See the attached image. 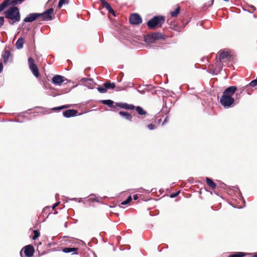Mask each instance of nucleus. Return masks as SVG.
Masks as SVG:
<instances>
[{
  "label": "nucleus",
  "mask_w": 257,
  "mask_h": 257,
  "mask_svg": "<svg viewBox=\"0 0 257 257\" xmlns=\"http://www.w3.org/2000/svg\"><path fill=\"white\" fill-rule=\"evenodd\" d=\"M237 90L235 86H229L223 92L220 99V103L225 107H230L233 104L234 99L232 97Z\"/></svg>",
  "instance_id": "nucleus-1"
},
{
  "label": "nucleus",
  "mask_w": 257,
  "mask_h": 257,
  "mask_svg": "<svg viewBox=\"0 0 257 257\" xmlns=\"http://www.w3.org/2000/svg\"><path fill=\"white\" fill-rule=\"evenodd\" d=\"M6 19L10 20L9 23L14 25L16 22H19L21 19V15L18 7H12L4 12Z\"/></svg>",
  "instance_id": "nucleus-2"
},
{
  "label": "nucleus",
  "mask_w": 257,
  "mask_h": 257,
  "mask_svg": "<svg viewBox=\"0 0 257 257\" xmlns=\"http://www.w3.org/2000/svg\"><path fill=\"white\" fill-rule=\"evenodd\" d=\"M165 17L162 16H156L147 23L148 27L151 30H154L157 27H161L164 23Z\"/></svg>",
  "instance_id": "nucleus-3"
},
{
  "label": "nucleus",
  "mask_w": 257,
  "mask_h": 257,
  "mask_svg": "<svg viewBox=\"0 0 257 257\" xmlns=\"http://www.w3.org/2000/svg\"><path fill=\"white\" fill-rule=\"evenodd\" d=\"M167 36L161 33H152L148 34L144 37V41L146 43H154L156 40H165Z\"/></svg>",
  "instance_id": "nucleus-4"
},
{
  "label": "nucleus",
  "mask_w": 257,
  "mask_h": 257,
  "mask_svg": "<svg viewBox=\"0 0 257 257\" xmlns=\"http://www.w3.org/2000/svg\"><path fill=\"white\" fill-rule=\"evenodd\" d=\"M23 2L24 0H5L0 4V12L10 5L14 7V6L20 4Z\"/></svg>",
  "instance_id": "nucleus-5"
},
{
  "label": "nucleus",
  "mask_w": 257,
  "mask_h": 257,
  "mask_svg": "<svg viewBox=\"0 0 257 257\" xmlns=\"http://www.w3.org/2000/svg\"><path fill=\"white\" fill-rule=\"evenodd\" d=\"M42 17L44 21H51L54 18V9L50 8L42 14H39V17Z\"/></svg>",
  "instance_id": "nucleus-6"
},
{
  "label": "nucleus",
  "mask_w": 257,
  "mask_h": 257,
  "mask_svg": "<svg viewBox=\"0 0 257 257\" xmlns=\"http://www.w3.org/2000/svg\"><path fill=\"white\" fill-rule=\"evenodd\" d=\"M28 63L29 68L33 73V75L35 77H38L40 75L39 69L37 65L35 63L34 60L32 57L29 58Z\"/></svg>",
  "instance_id": "nucleus-7"
},
{
  "label": "nucleus",
  "mask_w": 257,
  "mask_h": 257,
  "mask_svg": "<svg viewBox=\"0 0 257 257\" xmlns=\"http://www.w3.org/2000/svg\"><path fill=\"white\" fill-rule=\"evenodd\" d=\"M231 58V55L228 51L220 50L216 55V60L217 62H221L222 60L227 59L230 60Z\"/></svg>",
  "instance_id": "nucleus-8"
},
{
  "label": "nucleus",
  "mask_w": 257,
  "mask_h": 257,
  "mask_svg": "<svg viewBox=\"0 0 257 257\" xmlns=\"http://www.w3.org/2000/svg\"><path fill=\"white\" fill-rule=\"evenodd\" d=\"M129 22L132 25H137L142 23V19L139 14L134 13L130 15Z\"/></svg>",
  "instance_id": "nucleus-9"
},
{
  "label": "nucleus",
  "mask_w": 257,
  "mask_h": 257,
  "mask_svg": "<svg viewBox=\"0 0 257 257\" xmlns=\"http://www.w3.org/2000/svg\"><path fill=\"white\" fill-rule=\"evenodd\" d=\"M24 253L27 257H31L33 255L34 253V248L32 245H28L25 246L23 248Z\"/></svg>",
  "instance_id": "nucleus-10"
},
{
  "label": "nucleus",
  "mask_w": 257,
  "mask_h": 257,
  "mask_svg": "<svg viewBox=\"0 0 257 257\" xmlns=\"http://www.w3.org/2000/svg\"><path fill=\"white\" fill-rule=\"evenodd\" d=\"M65 80L67 79H65L64 77L61 75H56L53 76L52 79V81L55 85H61Z\"/></svg>",
  "instance_id": "nucleus-11"
},
{
  "label": "nucleus",
  "mask_w": 257,
  "mask_h": 257,
  "mask_svg": "<svg viewBox=\"0 0 257 257\" xmlns=\"http://www.w3.org/2000/svg\"><path fill=\"white\" fill-rule=\"evenodd\" d=\"M116 105L120 108L127 110H133L135 108V106L132 104H127L126 103L117 102Z\"/></svg>",
  "instance_id": "nucleus-12"
},
{
  "label": "nucleus",
  "mask_w": 257,
  "mask_h": 257,
  "mask_svg": "<svg viewBox=\"0 0 257 257\" xmlns=\"http://www.w3.org/2000/svg\"><path fill=\"white\" fill-rule=\"evenodd\" d=\"M39 17V14L38 13H32L30 14L29 15L26 17L24 21L25 22H32L36 20Z\"/></svg>",
  "instance_id": "nucleus-13"
},
{
  "label": "nucleus",
  "mask_w": 257,
  "mask_h": 257,
  "mask_svg": "<svg viewBox=\"0 0 257 257\" xmlns=\"http://www.w3.org/2000/svg\"><path fill=\"white\" fill-rule=\"evenodd\" d=\"M3 61L5 64H7L9 60H12V54L9 50H5L2 55Z\"/></svg>",
  "instance_id": "nucleus-14"
},
{
  "label": "nucleus",
  "mask_w": 257,
  "mask_h": 257,
  "mask_svg": "<svg viewBox=\"0 0 257 257\" xmlns=\"http://www.w3.org/2000/svg\"><path fill=\"white\" fill-rule=\"evenodd\" d=\"M78 113V111L75 109H68L64 111L63 114L65 117H70L76 115Z\"/></svg>",
  "instance_id": "nucleus-15"
},
{
  "label": "nucleus",
  "mask_w": 257,
  "mask_h": 257,
  "mask_svg": "<svg viewBox=\"0 0 257 257\" xmlns=\"http://www.w3.org/2000/svg\"><path fill=\"white\" fill-rule=\"evenodd\" d=\"M78 248L76 247H64L62 249V251L65 253L73 252V254H78Z\"/></svg>",
  "instance_id": "nucleus-16"
},
{
  "label": "nucleus",
  "mask_w": 257,
  "mask_h": 257,
  "mask_svg": "<svg viewBox=\"0 0 257 257\" xmlns=\"http://www.w3.org/2000/svg\"><path fill=\"white\" fill-rule=\"evenodd\" d=\"M101 102L103 104L107 105L109 107L112 108L114 110L116 109V107L113 105L114 102L111 100H102L101 101Z\"/></svg>",
  "instance_id": "nucleus-17"
},
{
  "label": "nucleus",
  "mask_w": 257,
  "mask_h": 257,
  "mask_svg": "<svg viewBox=\"0 0 257 257\" xmlns=\"http://www.w3.org/2000/svg\"><path fill=\"white\" fill-rule=\"evenodd\" d=\"M206 183L207 185L212 190L216 189L217 185L210 178L206 177Z\"/></svg>",
  "instance_id": "nucleus-18"
},
{
  "label": "nucleus",
  "mask_w": 257,
  "mask_h": 257,
  "mask_svg": "<svg viewBox=\"0 0 257 257\" xmlns=\"http://www.w3.org/2000/svg\"><path fill=\"white\" fill-rule=\"evenodd\" d=\"M25 43V40L24 38L20 37L18 39L16 43V48L18 49H21L23 47V45Z\"/></svg>",
  "instance_id": "nucleus-19"
},
{
  "label": "nucleus",
  "mask_w": 257,
  "mask_h": 257,
  "mask_svg": "<svg viewBox=\"0 0 257 257\" xmlns=\"http://www.w3.org/2000/svg\"><path fill=\"white\" fill-rule=\"evenodd\" d=\"M119 114L121 116L124 117L126 119H127L130 121H132V116L130 113L127 112L120 111L119 112Z\"/></svg>",
  "instance_id": "nucleus-20"
},
{
  "label": "nucleus",
  "mask_w": 257,
  "mask_h": 257,
  "mask_svg": "<svg viewBox=\"0 0 257 257\" xmlns=\"http://www.w3.org/2000/svg\"><path fill=\"white\" fill-rule=\"evenodd\" d=\"M136 111L140 115H144L147 114V112L145 111L142 107L141 106H137L135 107Z\"/></svg>",
  "instance_id": "nucleus-21"
},
{
  "label": "nucleus",
  "mask_w": 257,
  "mask_h": 257,
  "mask_svg": "<svg viewBox=\"0 0 257 257\" xmlns=\"http://www.w3.org/2000/svg\"><path fill=\"white\" fill-rule=\"evenodd\" d=\"M246 254V253L243 252H235L230 254L228 257H243Z\"/></svg>",
  "instance_id": "nucleus-22"
},
{
  "label": "nucleus",
  "mask_w": 257,
  "mask_h": 257,
  "mask_svg": "<svg viewBox=\"0 0 257 257\" xmlns=\"http://www.w3.org/2000/svg\"><path fill=\"white\" fill-rule=\"evenodd\" d=\"M103 86L106 87V90H107V89H113V88H114L115 87V85L114 83H113V82L111 83L110 82H107L104 83L103 84Z\"/></svg>",
  "instance_id": "nucleus-23"
},
{
  "label": "nucleus",
  "mask_w": 257,
  "mask_h": 257,
  "mask_svg": "<svg viewBox=\"0 0 257 257\" xmlns=\"http://www.w3.org/2000/svg\"><path fill=\"white\" fill-rule=\"evenodd\" d=\"M70 107V105H62V106H60L59 107H53L51 109V110L55 111H60L62 109H65V108H67Z\"/></svg>",
  "instance_id": "nucleus-24"
},
{
  "label": "nucleus",
  "mask_w": 257,
  "mask_h": 257,
  "mask_svg": "<svg viewBox=\"0 0 257 257\" xmlns=\"http://www.w3.org/2000/svg\"><path fill=\"white\" fill-rule=\"evenodd\" d=\"M180 12V7L177 6L175 11L171 12L170 14L172 17H176Z\"/></svg>",
  "instance_id": "nucleus-25"
},
{
  "label": "nucleus",
  "mask_w": 257,
  "mask_h": 257,
  "mask_svg": "<svg viewBox=\"0 0 257 257\" xmlns=\"http://www.w3.org/2000/svg\"><path fill=\"white\" fill-rule=\"evenodd\" d=\"M69 3V0H60L58 5V7L59 8H60L62 7L63 4H68Z\"/></svg>",
  "instance_id": "nucleus-26"
},
{
  "label": "nucleus",
  "mask_w": 257,
  "mask_h": 257,
  "mask_svg": "<svg viewBox=\"0 0 257 257\" xmlns=\"http://www.w3.org/2000/svg\"><path fill=\"white\" fill-rule=\"evenodd\" d=\"M132 200V198L131 196H129L124 201L121 203V205H124L128 204Z\"/></svg>",
  "instance_id": "nucleus-27"
},
{
  "label": "nucleus",
  "mask_w": 257,
  "mask_h": 257,
  "mask_svg": "<svg viewBox=\"0 0 257 257\" xmlns=\"http://www.w3.org/2000/svg\"><path fill=\"white\" fill-rule=\"evenodd\" d=\"M34 233V236H33L32 238L34 240L36 239L40 235V233L39 231L37 230H34L33 231Z\"/></svg>",
  "instance_id": "nucleus-28"
},
{
  "label": "nucleus",
  "mask_w": 257,
  "mask_h": 257,
  "mask_svg": "<svg viewBox=\"0 0 257 257\" xmlns=\"http://www.w3.org/2000/svg\"><path fill=\"white\" fill-rule=\"evenodd\" d=\"M98 91L102 93H106L107 91L106 87L104 86L103 87H99L97 88Z\"/></svg>",
  "instance_id": "nucleus-29"
},
{
  "label": "nucleus",
  "mask_w": 257,
  "mask_h": 257,
  "mask_svg": "<svg viewBox=\"0 0 257 257\" xmlns=\"http://www.w3.org/2000/svg\"><path fill=\"white\" fill-rule=\"evenodd\" d=\"M101 4H102V5L103 6V7L105 8V9H106L110 5L106 2L105 1V0H99Z\"/></svg>",
  "instance_id": "nucleus-30"
},
{
  "label": "nucleus",
  "mask_w": 257,
  "mask_h": 257,
  "mask_svg": "<svg viewBox=\"0 0 257 257\" xmlns=\"http://www.w3.org/2000/svg\"><path fill=\"white\" fill-rule=\"evenodd\" d=\"M101 4H102V5L103 6V7L105 8V9H106L110 5L106 2L105 1V0H99Z\"/></svg>",
  "instance_id": "nucleus-31"
},
{
  "label": "nucleus",
  "mask_w": 257,
  "mask_h": 257,
  "mask_svg": "<svg viewBox=\"0 0 257 257\" xmlns=\"http://www.w3.org/2000/svg\"><path fill=\"white\" fill-rule=\"evenodd\" d=\"M147 127H148V128L150 130H155V129H156L157 128V126L155 125V124H152V123L149 124L147 125Z\"/></svg>",
  "instance_id": "nucleus-32"
},
{
  "label": "nucleus",
  "mask_w": 257,
  "mask_h": 257,
  "mask_svg": "<svg viewBox=\"0 0 257 257\" xmlns=\"http://www.w3.org/2000/svg\"><path fill=\"white\" fill-rule=\"evenodd\" d=\"M4 18L3 17H0V28L3 26L4 24Z\"/></svg>",
  "instance_id": "nucleus-33"
},
{
  "label": "nucleus",
  "mask_w": 257,
  "mask_h": 257,
  "mask_svg": "<svg viewBox=\"0 0 257 257\" xmlns=\"http://www.w3.org/2000/svg\"><path fill=\"white\" fill-rule=\"evenodd\" d=\"M179 191L178 192H176V193H173L171 195V197L172 198H174V197H176L177 196H178V195L179 194Z\"/></svg>",
  "instance_id": "nucleus-34"
},
{
  "label": "nucleus",
  "mask_w": 257,
  "mask_h": 257,
  "mask_svg": "<svg viewBox=\"0 0 257 257\" xmlns=\"http://www.w3.org/2000/svg\"><path fill=\"white\" fill-rule=\"evenodd\" d=\"M133 198L135 200H137L139 198V197L137 194H135L134 195Z\"/></svg>",
  "instance_id": "nucleus-35"
},
{
  "label": "nucleus",
  "mask_w": 257,
  "mask_h": 257,
  "mask_svg": "<svg viewBox=\"0 0 257 257\" xmlns=\"http://www.w3.org/2000/svg\"><path fill=\"white\" fill-rule=\"evenodd\" d=\"M109 13H111L112 14L113 16H115V12L114 11H113V10L112 9L111 10H110V11L108 12Z\"/></svg>",
  "instance_id": "nucleus-36"
},
{
  "label": "nucleus",
  "mask_w": 257,
  "mask_h": 257,
  "mask_svg": "<svg viewBox=\"0 0 257 257\" xmlns=\"http://www.w3.org/2000/svg\"><path fill=\"white\" fill-rule=\"evenodd\" d=\"M88 79L84 78H82L81 81L83 82H86L88 81Z\"/></svg>",
  "instance_id": "nucleus-37"
},
{
  "label": "nucleus",
  "mask_w": 257,
  "mask_h": 257,
  "mask_svg": "<svg viewBox=\"0 0 257 257\" xmlns=\"http://www.w3.org/2000/svg\"><path fill=\"white\" fill-rule=\"evenodd\" d=\"M59 204V202H57V203H55L53 206V209H54L56 207H57Z\"/></svg>",
  "instance_id": "nucleus-38"
},
{
  "label": "nucleus",
  "mask_w": 257,
  "mask_h": 257,
  "mask_svg": "<svg viewBox=\"0 0 257 257\" xmlns=\"http://www.w3.org/2000/svg\"><path fill=\"white\" fill-rule=\"evenodd\" d=\"M3 66L2 63H0V73L3 70Z\"/></svg>",
  "instance_id": "nucleus-39"
},
{
  "label": "nucleus",
  "mask_w": 257,
  "mask_h": 257,
  "mask_svg": "<svg viewBox=\"0 0 257 257\" xmlns=\"http://www.w3.org/2000/svg\"><path fill=\"white\" fill-rule=\"evenodd\" d=\"M112 8L111 7V6L109 5L106 9L109 12L110 10H111Z\"/></svg>",
  "instance_id": "nucleus-40"
},
{
  "label": "nucleus",
  "mask_w": 257,
  "mask_h": 257,
  "mask_svg": "<svg viewBox=\"0 0 257 257\" xmlns=\"http://www.w3.org/2000/svg\"><path fill=\"white\" fill-rule=\"evenodd\" d=\"M92 200V201H97V199L96 198H93V199H91Z\"/></svg>",
  "instance_id": "nucleus-41"
},
{
  "label": "nucleus",
  "mask_w": 257,
  "mask_h": 257,
  "mask_svg": "<svg viewBox=\"0 0 257 257\" xmlns=\"http://www.w3.org/2000/svg\"><path fill=\"white\" fill-rule=\"evenodd\" d=\"M167 121V118H165V119L164 120V122H163V123H164L165 122H166Z\"/></svg>",
  "instance_id": "nucleus-42"
},
{
  "label": "nucleus",
  "mask_w": 257,
  "mask_h": 257,
  "mask_svg": "<svg viewBox=\"0 0 257 257\" xmlns=\"http://www.w3.org/2000/svg\"><path fill=\"white\" fill-rule=\"evenodd\" d=\"M214 0H212V4L213 3Z\"/></svg>",
  "instance_id": "nucleus-43"
},
{
  "label": "nucleus",
  "mask_w": 257,
  "mask_h": 257,
  "mask_svg": "<svg viewBox=\"0 0 257 257\" xmlns=\"http://www.w3.org/2000/svg\"><path fill=\"white\" fill-rule=\"evenodd\" d=\"M20 254H21V256H22V251H21Z\"/></svg>",
  "instance_id": "nucleus-44"
},
{
  "label": "nucleus",
  "mask_w": 257,
  "mask_h": 257,
  "mask_svg": "<svg viewBox=\"0 0 257 257\" xmlns=\"http://www.w3.org/2000/svg\"><path fill=\"white\" fill-rule=\"evenodd\" d=\"M254 257H257V255H255Z\"/></svg>",
  "instance_id": "nucleus-45"
},
{
  "label": "nucleus",
  "mask_w": 257,
  "mask_h": 257,
  "mask_svg": "<svg viewBox=\"0 0 257 257\" xmlns=\"http://www.w3.org/2000/svg\"><path fill=\"white\" fill-rule=\"evenodd\" d=\"M94 257H97L96 256H94Z\"/></svg>",
  "instance_id": "nucleus-46"
}]
</instances>
